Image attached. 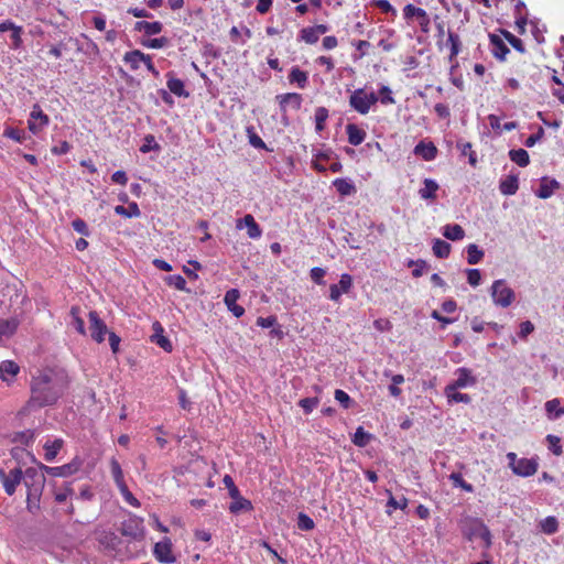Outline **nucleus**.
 I'll use <instances>...</instances> for the list:
<instances>
[{
  "label": "nucleus",
  "instance_id": "obj_1",
  "mask_svg": "<svg viewBox=\"0 0 564 564\" xmlns=\"http://www.w3.org/2000/svg\"><path fill=\"white\" fill-rule=\"evenodd\" d=\"M68 376L63 370L46 369L33 377L29 410L54 405L68 388Z\"/></svg>",
  "mask_w": 564,
  "mask_h": 564
},
{
  "label": "nucleus",
  "instance_id": "obj_2",
  "mask_svg": "<svg viewBox=\"0 0 564 564\" xmlns=\"http://www.w3.org/2000/svg\"><path fill=\"white\" fill-rule=\"evenodd\" d=\"M122 557L135 558L145 553V527L142 518L129 513L120 524Z\"/></svg>",
  "mask_w": 564,
  "mask_h": 564
},
{
  "label": "nucleus",
  "instance_id": "obj_3",
  "mask_svg": "<svg viewBox=\"0 0 564 564\" xmlns=\"http://www.w3.org/2000/svg\"><path fill=\"white\" fill-rule=\"evenodd\" d=\"M507 458L512 473L518 476L530 477L538 471L539 464L534 458H518L513 452H509Z\"/></svg>",
  "mask_w": 564,
  "mask_h": 564
},
{
  "label": "nucleus",
  "instance_id": "obj_4",
  "mask_svg": "<svg viewBox=\"0 0 564 564\" xmlns=\"http://www.w3.org/2000/svg\"><path fill=\"white\" fill-rule=\"evenodd\" d=\"M378 100L379 98L375 93L367 94L362 88H359L350 95L349 105L360 115H366Z\"/></svg>",
  "mask_w": 564,
  "mask_h": 564
},
{
  "label": "nucleus",
  "instance_id": "obj_5",
  "mask_svg": "<svg viewBox=\"0 0 564 564\" xmlns=\"http://www.w3.org/2000/svg\"><path fill=\"white\" fill-rule=\"evenodd\" d=\"M490 294L494 303L501 307H508L514 301V292L506 280H496L490 288Z\"/></svg>",
  "mask_w": 564,
  "mask_h": 564
},
{
  "label": "nucleus",
  "instance_id": "obj_6",
  "mask_svg": "<svg viewBox=\"0 0 564 564\" xmlns=\"http://www.w3.org/2000/svg\"><path fill=\"white\" fill-rule=\"evenodd\" d=\"M23 479V471L20 467L11 469L7 473L3 468H0V482L2 484L4 491L8 496H12L17 487Z\"/></svg>",
  "mask_w": 564,
  "mask_h": 564
},
{
  "label": "nucleus",
  "instance_id": "obj_7",
  "mask_svg": "<svg viewBox=\"0 0 564 564\" xmlns=\"http://www.w3.org/2000/svg\"><path fill=\"white\" fill-rule=\"evenodd\" d=\"M88 317L90 337L99 344L102 343L105 340V335L110 333L108 332L106 323L99 317L96 311H90Z\"/></svg>",
  "mask_w": 564,
  "mask_h": 564
},
{
  "label": "nucleus",
  "instance_id": "obj_8",
  "mask_svg": "<svg viewBox=\"0 0 564 564\" xmlns=\"http://www.w3.org/2000/svg\"><path fill=\"white\" fill-rule=\"evenodd\" d=\"M50 123V118L45 115L40 107V105L35 104L32 107L30 113V120L28 122L29 130L34 134L39 133L42 128L46 127Z\"/></svg>",
  "mask_w": 564,
  "mask_h": 564
},
{
  "label": "nucleus",
  "instance_id": "obj_9",
  "mask_svg": "<svg viewBox=\"0 0 564 564\" xmlns=\"http://www.w3.org/2000/svg\"><path fill=\"white\" fill-rule=\"evenodd\" d=\"M153 554L161 563L171 564L175 562V556L172 553V542L169 538H164L154 544Z\"/></svg>",
  "mask_w": 564,
  "mask_h": 564
},
{
  "label": "nucleus",
  "instance_id": "obj_10",
  "mask_svg": "<svg viewBox=\"0 0 564 564\" xmlns=\"http://www.w3.org/2000/svg\"><path fill=\"white\" fill-rule=\"evenodd\" d=\"M37 466H39V469H41L45 474L51 475L53 477H68L70 475L75 474L79 468V464L76 462H72L69 464H65L63 466H56V467H51V466L44 465L42 463H37Z\"/></svg>",
  "mask_w": 564,
  "mask_h": 564
},
{
  "label": "nucleus",
  "instance_id": "obj_11",
  "mask_svg": "<svg viewBox=\"0 0 564 564\" xmlns=\"http://www.w3.org/2000/svg\"><path fill=\"white\" fill-rule=\"evenodd\" d=\"M456 379L447 384L446 387H453L457 389H464L467 387H473L476 384L477 379L473 376V372L470 369L460 367L455 371Z\"/></svg>",
  "mask_w": 564,
  "mask_h": 564
},
{
  "label": "nucleus",
  "instance_id": "obj_12",
  "mask_svg": "<svg viewBox=\"0 0 564 564\" xmlns=\"http://www.w3.org/2000/svg\"><path fill=\"white\" fill-rule=\"evenodd\" d=\"M352 286V278L348 273H343L338 284L329 286V299L338 302L343 293H348Z\"/></svg>",
  "mask_w": 564,
  "mask_h": 564
},
{
  "label": "nucleus",
  "instance_id": "obj_13",
  "mask_svg": "<svg viewBox=\"0 0 564 564\" xmlns=\"http://www.w3.org/2000/svg\"><path fill=\"white\" fill-rule=\"evenodd\" d=\"M26 488V510L32 514H36L41 509V497L44 490V486L33 485V487Z\"/></svg>",
  "mask_w": 564,
  "mask_h": 564
},
{
  "label": "nucleus",
  "instance_id": "obj_14",
  "mask_svg": "<svg viewBox=\"0 0 564 564\" xmlns=\"http://www.w3.org/2000/svg\"><path fill=\"white\" fill-rule=\"evenodd\" d=\"M403 13L405 19L419 17V24L421 26V30L423 32H429L430 18L424 9L414 7L413 4H406L403 9Z\"/></svg>",
  "mask_w": 564,
  "mask_h": 564
},
{
  "label": "nucleus",
  "instance_id": "obj_15",
  "mask_svg": "<svg viewBox=\"0 0 564 564\" xmlns=\"http://www.w3.org/2000/svg\"><path fill=\"white\" fill-rule=\"evenodd\" d=\"M243 227L247 228V235L251 239H258L262 235L260 226L250 214H247L243 218L237 220L236 228L242 229Z\"/></svg>",
  "mask_w": 564,
  "mask_h": 564
},
{
  "label": "nucleus",
  "instance_id": "obj_16",
  "mask_svg": "<svg viewBox=\"0 0 564 564\" xmlns=\"http://www.w3.org/2000/svg\"><path fill=\"white\" fill-rule=\"evenodd\" d=\"M153 334L151 335V341L161 347L164 351L171 352L173 345L170 339L164 336V328L160 322H154L152 325Z\"/></svg>",
  "mask_w": 564,
  "mask_h": 564
},
{
  "label": "nucleus",
  "instance_id": "obj_17",
  "mask_svg": "<svg viewBox=\"0 0 564 564\" xmlns=\"http://www.w3.org/2000/svg\"><path fill=\"white\" fill-rule=\"evenodd\" d=\"M276 99L279 100L280 109L283 115L286 113L288 107L299 110L303 100L302 96L297 93L278 95Z\"/></svg>",
  "mask_w": 564,
  "mask_h": 564
},
{
  "label": "nucleus",
  "instance_id": "obj_18",
  "mask_svg": "<svg viewBox=\"0 0 564 564\" xmlns=\"http://www.w3.org/2000/svg\"><path fill=\"white\" fill-rule=\"evenodd\" d=\"M240 293L237 289H230L225 293L224 302L228 310L236 316L240 317L245 314V308L237 304Z\"/></svg>",
  "mask_w": 564,
  "mask_h": 564
},
{
  "label": "nucleus",
  "instance_id": "obj_19",
  "mask_svg": "<svg viewBox=\"0 0 564 564\" xmlns=\"http://www.w3.org/2000/svg\"><path fill=\"white\" fill-rule=\"evenodd\" d=\"M23 480L25 487H33L34 486H45V476L44 471L41 469H36L34 467H29L23 473Z\"/></svg>",
  "mask_w": 564,
  "mask_h": 564
},
{
  "label": "nucleus",
  "instance_id": "obj_20",
  "mask_svg": "<svg viewBox=\"0 0 564 564\" xmlns=\"http://www.w3.org/2000/svg\"><path fill=\"white\" fill-rule=\"evenodd\" d=\"M415 155L421 156L425 161H432L436 158L437 149L433 142L420 141L413 150Z\"/></svg>",
  "mask_w": 564,
  "mask_h": 564
},
{
  "label": "nucleus",
  "instance_id": "obj_21",
  "mask_svg": "<svg viewBox=\"0 0 564 564\" xmlns=\"http://www.w3.org/2000/svg\"><path fill=\"white\" fill-rule=\"evenodd\" d=\"M166 86L170 93L174 94L177 97L187 98L189 96V93L185 89L183 80L175 78L172 72H169L166 74Z\"/></svg>",
  "mask_w": 564,
  "mask_h": 564
},
{
  "label": "nucleus",
  "instance_id": "obj_22",
  "mask_svg": "<svg viewBox=\"0 0 564 564\" xmlns=\"http://www.w3.org/2000/svg\"><path fill=\"white\" fill-rule=\"evenodd\" d=\"M560 188V183L556 180L542 178L536 196L543 199L551 197L555 189Z\"/></svg>",
  "mask_w": 564,
  "mask_h": 564
},
{
  "label": "nucleus",
  "instance_id": "obj_23",
  "mask_svg": "<svg viewBox=\"0 0 564 564\" xmlns=\"http://www.w3.org/2000/svg\"><path fill=\"white\" fill-rule=\"evenodd\" d=\"M490 43L492 45V54L499 61H505L507 54L510 52L503 41L496 34H490Z\"/></svg>",
  "mask_w": 564,
  "mask_h": 564
},
{
  "label": "nucleus",
  "instance_id": "obj_24",
  "mask_svg": "<svg viewBox=\"0 0 564 564\" xmlns=\"http://www.w3.org/2000/svg\"><path fill=\"white\" fill-rule=\"evenodd\" d=\"M148 56L139 50H133L124 54L123 61L132 70H135L140 67V63H145Z\"/></svg>",
  "mask_w": 564,
  "mask_h": 564
},
{
  "label": "nucleus",
  "instance_id": "obj_25",
  "mask_svg": "<svg viewBox=\"0 0 564 564\" xmlns=\"http://www.w3.org/2000/svg\"><path fill=\"white\" fill-rule=\"evenodd\" d=\"M163 30V24L159 21L148 22V21H138L134 23V31L141 32L143 31L147 35H155L161 33Z\"/></svg>",
  "mask_w": 564,
  "mask_h": 564
},
{
  "label": "nucleus",
  "instance_id": "obj_26",
  "mask_svg": "<svg viewBox=\"0 0 564 564\" xmlns=\"http://www.w3.org/2000/svg\"><path fill=\"white\" fill-rule=\"evenodd\" d=\"M346 133L348 135V142L355 147L361 144L366 138V131L354 123L346 126Z\"/></svg>",
  "mask_w": 564,
  "mask_h": 564
},
{
  "label": "nucleus",
  "instance_id": "obj_27",
  "mask_svg": "<svg viewBox=\"0 0 564 564\" xmlns=\"http://www.w3.org/2000/svg\"><path fill=\"white\" fill-rule=\"evenodd\" d=\"M519 188V178L517 175H508L499 183V189L503 195H514Z\"/></svg>",
  "mask_w": 564,
  "mask_h": 564
},
{
  "label": "nucleus",
  "instance_id": "obj_28",
  "mask_svg": "<svg viewBox=\"0 0 564 564\" xmlns=\"http://www.w3.org/2000/svg\"><path fill=\"white\" fill-rule=\"evenodd\" d=\"M333 186L341 196H350L357 192L355 184L348 178H336Z\"/></svg>",
  "mask_w": 564,
  "mask_h": 564
},
{
  "label": "nucleus",
  "instance_id": "obj_29",
  "mask_svg": "<svg viewBox=\"0 0 564 564\" xmlns=\"http://www.w3.org/2000/svg\"><path fill=\"white\" fill-rule=\"evenodd\" d=\"M19 366L11 360H4L0 364V379L3 381H10L19 372Z\"/></svg>",
  "mask_w": 564,
  "mask_h": 564
},
{
  "label": "nucleus",
  "instance_id": "obj_30",
  "mask_svg": "<svg viewBox=\"0 0 564 564\" xmlns=\"http://www.w3.org/2000/svg\"><path fill=\"white\" fill-rule=\"evenodd\" d=\"M231 499L234 501L229 505V511L234 514L251 511L253 509L251 501L241 497L240 494L238 495L237 498Z\"/></svg>",
  "mask_w": 564,
  "mask_h": 564
},
{
  "label": "nucleus",
  "instance_id": "obj_31",
  "mask_svg": "<svg viewBox=\"0 0 564 564\" xmlns=\"http://www.w3.org/2000/svg\"><path fill=\"white\" fill-rule=\"evenodd\" d=\"M457 390V388L453 387L445 388V395L447 398L448 403H470L471 398L467 393H462L458 392Z\"/></svg>",
  "mask_w": 564,
  "mask_h": 564
},
{
  "label": "nucleus",
  "instance_id": "obj_32",
  "mask_svg": "<svg viewBox=\"0 0 564 564\" xmlns=\"http://www.w3.org/2000/svg\"><path fill=\"white\" fill-rule=\"evenodd\" d=\"M443 236L449 240L457 241L465 237V230L460 225L448 224L443 227Z\"/></svg>",
  "mask_w": 564,
  "mask_h": 564
},
{
  "label": "nucleus",
  "instance_id": "obj_33",
  "mask_svg": "<svg viewBox=\"0 0 564 564\" xmlns=\"http://www.w3.org/2000/svg\"><path fill=\"white\" fill-rule=\"evenodd\" d=\"M63 440L56 438L53 442H46L43 446L45 454L44 458L46 462H53L55 457L57 456L59 449L63 447Z\"/></svg>",
  "mask_w": 564,
  "mask_h": 564
},
{
  "label": "nucleus",
  "instance_id": "obj_34",
  "mask_svg": "<svg viewBox=\"0 0 564 564\" xmlns=\"http://www.w3.org/2000/svg\"><path fill=\"white\" fill-rule=\"evenodd\" d=\"M438 184L431 178L424 180V187L419 191L420 197L423 199H433L436 196Z\"/></svg>",
  "mask_w": 564,
  "mask_h": 564
},
{
  "label": "nucleus",
  "instance_id": "obj_35",
  "mask_svg": "<svg viewBox=\"0 0 564 564\" xmlns=\"http://www.w3.org/2000/svg\"><path fill=\"white\" fill-rule=\"evenodd\" d=\"M432 250L435 257L445 259L451 253V245L442 239H434Z\"/></svg>",
  "mask_w": 564,
  "mask_h": 564
},
{
  "label": "nucleus",
  "instance_id": "obj_36",
  "mask_svg": "<svg viewBox=\"0 0 564 564\" xmlns=\"http://www.w3.org/2000/svg\"><path fill=\"white\" fill-rule=\"evenodd\" d=\"M289 82L297 84L300 88H305L308 82L307 73L301 70L299 67H293L289 74Z\"/></svg>",
  "mask_w": 564,
  "mask_h": 564
},
{
  "label": "nucleus",
  "instance_id": "obj_37",
  "mask_svg": "<svg viewBox=\"0 0 564 564\" xmlns=\"http://www.w3.org/2000/svg\"><path fill=\"white\" fill-rule=\"evenodd\" d=\"M19 326L17 318L0 319V337H10L13 335Z\"/></svg>",
  "mask_w": 564,
  "mask_h": 564
},
{
  "label": "nucleus",
  "instance_id": "obj_38",
  "mask_svg": "<svg viewBox=\"0 0 564 564\" xmlns=\"http://www.w3.org/2000/svg\"><path fill=\"white\" fill-rule=\"evenodd\" d=\"M509 158L521 167H525L530 163L529 153L524 149L510 150Z\"/></svg>",
  "mask_w": 564,
  "mask_h": 564
},
{
  "label": "nucleus",
  "instance_id": "obj_39",
  "mask_svg": "<svg viewBox=\"0 0 564 564\" xmlns=\"http://www.w3.org/2000/svg\"><path fill=\"white\" fill-rule=\"evenodd\" d=\"M476 523H484L481 520L476 518H468L465 520L463 525V533L468 540H473L478 536V528Z\"/></svg>",
  "mask_w": 564,
  "mask_h": 564
},
{
  "label": "nucleus",
  "instance_id": "obj_40",
  "mask_svg": "<svg viewBox=\"0 0 564 564\" xmlns=\"http://www.w3.org/2000/svg\"><path fill=\"white\" fill-rule=\"evenodd\" d=\"M34 438H35V431L25 430V431L14 433L12 436V442L29 446L34 442Z\"/></svg>",
  "mask_w": 564,
  "mask_h": 564
},
{
  "label": "nucleus",
  "instance_id": "obj_41",
  "mask_svg": "<svg viewBox=\"0 0 564 564\" xmlns=\"http://www.w3.org/2000/svg\"><path fill=\"white\" fill-rule=\"evenodd\" d=\"M545 411L551 419H558L564 415V408L561 406L558 399L547 401L545 403Z\"/></svg>",
  "mask_w": 564,
  "mask_h": 564
},
{
  "label": "nucleus",
  "instance_id": "obj_42",
  "mask_svg": "<svg viewBox=\"0 0 564 564\" xmlns=\"http://www.w3.org/2000/svg\"><path fill=\"white\" fill-rule=\"evenodd\" d=\"M79 307L78 306H73L70 308V317H72V321H70V325L82 335H85L86 334V329H85V323L84 321L82 319V317L79 316Z\"/></svg>",
  "mask_w": 564,
  "mask_h": 564
},
{
  "label": "nucleus",
  "instance_id": "obj_43",
  "mask_svg": "<svg viewBox=\"0 0 564 564\" xmlns=\"http://www.w3.org/2000/svg\"><path fill=\"white\" fill-rule=\"evenodd\" d=\"M467 250V262L469 264H477L484 258V251L478 248L477 245L470 243L466 248Z\"/></svg>",
  "mask_w": 564,
  "mask_h": 564
},
{
  "label": "nucleus",
  "instance_id": "obj_44",
  "mask_svg": "<svg viewBox=\"0 0 564 564\" xmlns=\"http://www.w3.org/2000/svg\"><path fill=\"white\" fill-rule=\"evenodd\" d=\"M447 43L451 46V56H449V58L453 59L460 52L462 42H460L459 35L456 34L455 32L448 30V32H447Z\"/></svg>",
  "mask_w": 564,
  "mask_h": 564
},
{
  "label": "nucleus",
  "instance_id": "obj_45",
  "mask_svg": "<svg viewBox=\"0 0 564 564\" xmlns=\"http://www.w3.org/2000/svg\"><path fill=\"white\" fill-rule=\"evenodd\" d=\"M386 492L389 496V499L387 502V508H388L387 513L388 514H391L390 508L405 510V508L408 507V499L405 497H402L401 499L397 500L389 489H387Z\"/></svg>",
  "mask_w": 564,
  "mask_h": 564
},
{
  "label": "nucleus",
  "instance_id": "obj_46",
  "mask_svg": "<svg viewBox=\"0 0 564 564\" xmlns=\"http://www.w3.org/2000/svg\"><path fill=\"white\" fill-rule=\"evenodd\" d=\"M315 130L322 132L325 129V122L328 118V110L325 107H317L315 109Z\"/></svg>",
  "mask_w": 564,
  "mask_h": 564
},
{
  "label": "nucleus",
  "instance_id": "obj_47",
  "mask_svg": "<svg viewBox=\"0 0 564 564\" xmlns=\"http://www.w3.org/2000/svg\"><path fill=\"white\" fill-rule=\"evenodd\" d=\"M540 528L545 534H554L558 530V522L555 517L549 516L540 522Z\"/></svg>",
  "mask_w": 564,
  "mask_h": 564
},
{
  "label": "nucleus",
  "instance_id": "obj_48",
  "mask_svg": "<svg viewBox=\"0 0 564 564\" xmlns=\"http://www.w3.org/2000/svg\"><path fill=\"white\" fill-rule=\"evenodd\" d=\"M448 479L452 481L454 487L462 488L466 492H473L474 491L473 485L467 482V481H465L460 473H452L448 476Z\"/></svg>",
  "mask_w": 564,
  "mask_h": 564
},
{
  "label": "nucleus",
  "instance_id": "obj_49",
  "mask_svg": "<svg viewBox=\"0 0 564 564\" xmlns=\"http://www.w3.org/2000/svg\"><path fill=\"white\" fill-rule=\"evenodd\" d=\"M115 213L117 215H121L128 218L138 217L140 215V209L137 203H131L128 208L124 206L118 205L115 207Z\"/></svg>",
  "mask_w": 564,
  "mask_h": 564
},
{
  "label": "nucleus",
  "instance_id": "obj_50",
  "mask_svg": "<svg viewBox=\"0 0 564 564\" xmlns=\"http://www.w3.org/2000/svg\"><path fill=\"white\" fill-rule=\"evenodd\" d=\"M161 147L156 142L153 134H147L143 139V144L140 147V152L149 153L151 151H160Z\"/></svg>",
  "mask_w": 564,
  "mask_h": 564
},
{
  "label": "nucleus",
  "instance_id": "obj_51",
  "mask_svg": "<svg viewBox=\"0 0 564 564\" xmlns=\"http://www.w3.org/2000/svg\"><path fill=\"white\" fill-rule=\"evenodd\" d=\"M110 468H111L112 478H113L117 487L121 486L122 484H126L124 477H123V471H122L121 466L117 459H115V458L111 459Z\"/></svg>",
  "mask_w": 564,
  "mask_h": 564
},
{
  "label": "nucleus",
  "instance_id": "obj_52",
  "mask_svg": "<svg viewBox=\"0 0 564 564\" xmlns=\"http://www.w3.org/2000/svg\"><path fill=\"white\" fill-rule=\"evenodd\" d=\"M3 137L12 139L19 143L24 142L26 139L25 132L23 130L10 126L4 129Z\"/></svg>",
  "mask_w": 564,
  "mask_h": 564
},
{
  "label": "nucleus",
  "instance_id": "obj_53",
  "mask_svg": "<svg viewBox=\"0 0 564 564\" xmlns=\"http://www.w3.org/2000/svg\"><path fill=\"white\" fill-rule=\"evenodd\" d=\"M371 435L367 433L364 427L359 426L352 437V443L359 447L366 446L370 441Z\"/></svg>",
  "mask_w": 564,
  "mask_h": 564
},
{
  "label": "nucleus",
  "instance_id": "obj_54",
  "mask_svg": "<svg viewBox=\"0 0 564 564\" xmlns=\"http://www.w3.org/2000/svg\"><path fill=\"white\" fill-rule=\"evenodd\" d=\"M501 34L503 35V37L510 43V45L514 50H517L520 53H524L525 52V47L523 45V42L519 37L514 36L511 32H509L507 30H502Z\"/></svg>",
  "mask_w": 564,
  "mask_h": 564
},
{
  "label": "nucleus",
  "instance_id": "obj_55",
  "mask_svg": "<svg viewBox=\"0 0 564 564\" xmlns=\"http://www.w3.org/2000/svg\"><path fill=\"white\" fill-rule=\"evenodd\" d=\"M408 267H414L412 271V275L414 278H420L423 275V273L429 269V264L425 260L419 259V260H410L408 262Z\"/></svg>",
  "mask_w": 564,
  "mask_h": 564
},
{
  "label": "nucleus",
  "instance_id": "obj_56",
  "mask_svg": "<svg viewBox=\"0 0 564 564\" xmlns=\"http://www.w3.org/2000/svg\"><path fill=\"white\" fill-rule=\"evenodd\" d=\"M165 282L167 285L175 288L178 291H186L189 292V290L186 289V281L185 279L180 274L170 275L165 279Z\"/></svg>",
  "mask_w": 564,
  "mask_h": 564
},
{
  "label": "nucleus",
  "instance_id": "obj_57",
  "mask_svg": "<svg viewBox=\"0 0 564 564\" xmlns=\"http://www.w3.org/2000/svg\"><path fill=\"white\" fill-rule=\"evenodd\" d=\"M318 35L313 26L304 28L300 31L299 39L307 44H315L318 41Z\"/></svg>",
  "mask_w": 564,
  "mask_h": 564
},
{
  "label": "nucleus",
  "instance_id": "obj_58",
  "mask_svg": "<svg viewBox=\"0 0 564 564\" xmlns=\"http://www.w3.org/2000/svg\"><path fill=\"white\" fill-rule=\"evenodd\" d=\"M118 489L127 503L134 508L140 507V501L132 495L127 484H122L121 486L118 487Z\"/></svg>",
  "mask_w": 564,
  "mask_h": 564
},
{
  "label": "nucleus",
  "instance_id": "obj_59",
  "mask_svg": "<svg viewBox=\"0 0 564 564\" xmlns=\"http://www.w3.org/2000/svg\"><path fill=\"white\" fill-rule=\"evenodd\" d=\"M334 397L335 400L339 402L344 409H349L354 403L349 394L341 389H336Z\"/></svg>",
  "mask_w": 564,
  "mask_h": 564
},
{
  "label": "nucleus",
  "instance_id": "obj_60",
  "mask_svg": "<svg viewBox=\"0 0 564 564\" xmlns=\"http://www.w3.org/2000/svg\"><path fill=\"white\" fill-rule=\"evenodd\" d=\"M142 45L149 48H163L169 45V39L165 36L150 39L147 41H142Z\"/></svg>",
  "mask_w": 564,
  "mask_h": 564
},
{
  "label": "nucleus",
  "instance_id": "obj_61",
  "mask_svg": "<svg viewBox=\"0 0 564 564\" xmlns=\"http://www.w3.org/2000/svg\"><path fill=\"white\" fill-rule=\"evenodd\" d=\"M546 441L549 443V449L556 456H560L562 454V446H561V440L560 437L549 434L546 436Z\"/></svg>",
  "mask_w": 564,
  "mask_h": 564
},
{
  "label": "nucleus",
  "instance_id": "obj_62",
  "mask_svg": "<svg viewBox=\"0 0 564 564\" xmlns=\"http://www.w3.org/2000/svg\"><path fill=\"white\" fill-rule=\"evenodd\" d=\"M297 527L301 530L310 531L314 529L315 524L311 517L301 512L297 517Z\"/></svg>",
  "mask_w": 564,
  "mask_h": 564
},
{
  "label": "nucleus",
  "instance_id": "obj_63",
  "mask_svg": "<svg viewBox=\"0 0 564 564\" xmlns=\"http://www.w3.org/2000/svg\"><path fill=\"white\" fill-rule=\"evenodd\" d=\"M478 528V536L485 542V546L488 549L491 545V533L485 523H476Z\"/></svg>",
  "mask_w": 564,
  "mask_h": 564
},
{
  "label": "nucleus",
  "instance_id": "obj_64",
  "mask_svg": "<svg viewBox=\"0 0 564 564\" xmlns=\"http://www.w3.org/2000/svg\"><path fill=\"white\" fill-rule=\"evenodd\" d=\"M318 402L317 398H304L299 401V405L305 413H311L318 405Z\"/></svg>",
  "mask_w": 564,
  "mask_h": 564
}]
</instances>
